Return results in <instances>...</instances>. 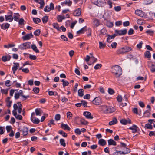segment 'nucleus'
Returning <instances> with one entry per match:
<instances>
[{
	"mask_svg": "<svg viewBox=\"0 0 155 155\" xmlns=\"http://www.w3.org/2000/svg\"><path fill=\"white\" fill-rule=\"evenodd\" d=\"M120 122L123 124L126 125L127 124H131V120L129 119L127 120H126L125 119H122L120 120Z\"/></svg>",
	"mask_w": 155,
	"mask_h": 155,
	"instance_id": "nucleus-15",
	"label": "nucleus"
},
{
	"mask_svg": "<svg viewBox=\"0 0 155 155\" xmlns=\"http://www.w3.org/2000/svg\"><path fill=\"white\" fill-rule=\"evenodd\" d=\"M65 17L64 16H61L59 15L58 16V17L57 18L58 21V22H61L62 21V20L65 19Z\"/></svg>",
	"mask_w": 155,
	"mask_h": 155,
	"instance_id": "nucleus-36",
	"label": "nucleus"
},
{
	"mask_svg": "<svg viewBox=\"0 0 155 155\" xmlns=\"http://www.w3.org/2000/svg\"><path fill=\"white\" fill-rule=\"evenodd\" d=\"M115 32L117 36H120L126 34L127 33V31L126 29L121 30L116 29L115 30Z\"/></svg>",
	"mask_w": 155,
	"mask_h": 155,
	"instance_id": "nucleus-3",
	"label": "nucleus"
},
{
	"mask_svg": "<svg viewBox=\"0 0 155 155\" xmlns=\"http://www.w3.org/2000/svg\"><path fill=\"white\" fill-rule=\"evenodd\" d=\"M10 26V24L8 23L3 24L1 25V28L4 30H6L9 28Z\"/></svg>",
	"mask_w": 155,
	"mask_h": 155,
	"instance_id": "nucleus-16",
	"label": "nucleus"
},
{
	"mask_svg": "<svg viewBox=\"0 0 155 155\" xmlns=\"http://www.w3.org/2000/svg\"><path fill=\"white\" fill-rule=\"evenodd\" d=\"M29 58L31 60H35L37 59V57L35 55L30 54L29 56Z\"/></svg>",
	"mask_w": 155,
	"mask_h": 155,
	"instance_id": "nucleus-61",
	"label": "nucleus"
},
{
	"mask_svg": "<svg viewBox=\"0 0 155 155\" xmlns=\"http://www.w3.org/2000/svg\"><path fill=\"white\" fill-rule=\"evenodd\" d=\"M111 71L113 74L117 77H119L122 74V68L118 65H115L111 67Z\"/></svg>",
	"mask_w": 155,
	"mask_h": 155,
	"instance_id": "nucleus-1",
	"label": "nucleus"
},
{
	"mask_svg": "<svg viewBox=\"0 0 155 155\" xmlns=\"http://www.w3.org/2000/svg\"><path fill=\"white\" fill-rule=\"evenodd\" d=\"M154 31L151 30H148L146 31V33L150 35H152L154 33Z\"/></svg>",
	"mask_w": 155,
	"mask_h": 155,
	"instance_id": "nucleus-40",
	"label": "nucleus"
},
{
	"mask_svg": "<svg viewBox=\"0 0 155 155\" xmlns=\"http://www.w3.org/2000/svg\"><path fill=\"white\" fill-rule=\"evenodd\" d=\"M33 64V63L29 61H28L24 63L23 64V66H24L26 65H32Z\"/></svg>",
	"mask_w": 155,
	"mask_h": 155,
	"instance_id": "nucleus-48",
	"label": "nucleus"
},
{
	"mask_svg": "<svg viewBox=\"0 0 155 155\" xmlns=\"http://www.w3.org/2000/svg\"><path fill=\"white\" fill-rule=\"evenodd\" d=\"M14 65L12 68V70L13 72V74H14L16 71L19 67V64L18 63H14Z\"/></svg>",
	"mask_w": 155,
	"mask_h": 155,
	"instance_id": "nucleus-9",
	"label": "nucleus"
},
{
	"mask_svg": "<svg viewBox=\"0 0 155 155\" xmlns=\"http://www.w3.org/2000/svg\"><path fill=\"white\" fill-rule=\"evenodd\" d=\"M60 144L63 147H65L66 146L65 140L63 139L62 138L60 140Z\"/></svg>",
	"mask_w": 155,
	"mask_h": 155,
	"instance_id": "nucleus-43",
	"label": "nucleus"
},
{
	"mask_svg": "<svg viewBox=\"0 0 155 155\" xmlns=\"http://www.w3.org/2000/svg\"><path fill=\"white\" fill-rule=\"evenodd\" d=\"M145 128L148 129H152L153 128V127L151 124L148 123L145 124Z\"/></svg>",
	"mask_w": 155,
	"mask_h": 155,
	"instance_id": "nucleus-49",
	"label": "nucleus"
},
{
	"mask_svg": "<svg viewBox=\"0 0 155 155\" xmlns=\"http://www.w3.org/2000/svg\"><path fill=\"white\" fill-rule=\"evenodd\" d=\"M20 131L22 133V134L25 136L27 135L28 132V128L26 127H24L21 130H20Z\"/></svg>",
	"mask_w": 155,
	"mask_h": 155,
	"instance_id": "nucleus-14",
	"label": "nucleus"
},
{
	"mask_svg": "<svg viewBox=\"0 0 155 155\" xmlns=\"http://www.w3.org/2000/svg\"><path fill=\"white\" fill-rule=\"evenodd\" d=\"M58 133L61 135H62V136L64 137H67V134L62 130L59 131Z\"/></svg>",
	"mask_w": 155,
	"mask_h": 155,
	"instance_id": "nucleus-44",
	"label": "nucleus"
},
{
	"mask_svg": "<svg viewBox=\"0 0 155 155\" xmlns=\"http://www.w3.org/2000/svg\"><path fill=\"white\" fill-rule=\"evenodd\" d=\"M72 3V2L71 0H66L63 2L61 3V5H64V4L67 5L68 6H70L71 5Z\"/></svg>",
	"mask_w": 155,
	"mask_h": 155,
	"instance_id": "nucleus-21",
	"label": "nucleus"
},
{
	"mask_svg": "<svg viewBox=\"0 0 155 155\" xmlns=\"http://www.w3.org/2000/svg\"><path fill=\"white\" fill-rule=\"evenodd\" d=\"M5 19L6 21H9V22H11L13 20V16H8V15H5Z\"/></svg>",
	"mask_w": 155,
	"mask_h": 155,
	"instance_id": "nucleus-26",
	"label": "nucleus"
},
{
	"mask_svg": "<svg viewBox=\"0 0 155 155\" xmlns=\"http://www.w3.org/2000/svg\"><path fill=\"white\" fill-rule=\"evenodd\" d=\"M81 103L82 105L84 107H87V102L84 100H81Z\"/></svg>",
	"mask_w": 155,
	"mask_h": 155,
	"instance_id": "nucleus-59",
	"label": "nucleus"
},
{
	"mask_svg": "<svg viewBox=\"0 0 155 155\" xmlns=\"http://www.w3.org/2000/svg\"><path fill=\"white\" fill-rule=\"evenodd\" d=\"M51 10L48 5L46 6L44 8V11L46 12H48Z\"/></svg>",
	"mask_w": 155,
	"mask_h": 155,
	"instance_id": "nucleus-53",
	"label": "nucleus"
},
{
	"mask_svg": "<svg viewBox=\"0 0 155 155\" xmlns=\"http://www.w3.org/2000/svg\"><path fill=\"white\" fill-rule=\"evenodd\" d=\"M102 102L101 99L99 97H95L92 101L93 103L96 105H100L102 103Z\"/></svg>",
	"mask_w": 155,
	"mask_h": 155,
	"instance_id": "nucleus-5",
	"label": "nucleus"
},
{
	"mask_svg": "<svg viewBox=\"0 0 155 155\" xmlns=\"http://www.w3.org/2000/svg\"><path fill=\"white\" fill-rule=\"evenodd\" d=\"M102 109L105 113H112L115 111L114 108L104 105L102 106Z\"/></svg>",
	"mask_w": 155,
	"mask_h": 155,
	"instance_id": "nucleus-2",
	"label": "nucleus"
},
{
	"mask_svg": "<svg viewBox=\"0 0 155 155\" xmlns=\"http://www.w3.org/2000/svg\"><path fill=\"white\" fill-rule=\"evenodd\" d=\"M33 21L36 24H38L41 21V19L38 18H34L33 19Z\"/></svg>",
	"mask_w": 155,
	"mask_h": 155,
	"instance_id": "nucleus-39",
	"label": "nucleus"
},
{
	"mask_svg": "<svg viewBox=\"0 0 155 155\" xmlns=\"http://www.w3.org/2000/svg\"><path fill=\"white\" fill-rule=\"evenodd\" d=\"M61 127L65 130H67L68 131H70L71 130L70 128L67 124L62 123L61 124Z\"/></svg>",
	"mask_w": 155,
	"mask_h": 155,
	"instance_id": "nucleus-19",
	"label": "nucleus"
},
{
	"mask_svg": "<svg viewBox=\"0 0 155 155\" xmlns=\"http://www.w3.org/2000/svg\"><path fill=\"white\" fill-rule=\"evenodd\" d=\"M108 37L107 39V41L108 42H111L110 41V39H114L115 37L116 36V35L115 34H113L112 35H108Z\"/></svg>",
	"mask_w": 155,
	"mask_h": 155,
	"instance_id": "nucleus-23",
	"label": "nucleus"
},
{
	"mask_svg": "<svg viewBox=\"0 0 155 155\" xmlns=\"http://www.w3.org/2000/svg\"><path fill=\"white\" fill-rule=\"evenodd\" d=\"M84 90L82 89H79L78 91V95L81 97H82L84 95Z\"/></svg>",
	"mask_w": 155,
	"mask_h": 155,
	"instance_id": "nucleus-30",
	"label": "nucleus"
},
{
	"mask_svg": "<svg viewBox=\"0 0 155 155\" xmlns=\"http://www.w3.org/2000/svg\"><path fill=\"white\" fill-rule=\"evenodd\" d=\"M31 48L35 52L37 53H39V51L37 47L35 45L33 44L31 46Z\"/></svg>",
	"mask_w": 155,
	"mask_h": 155,
	"instance_id": "nucleus-29",
	"label": "nucleus"
},
{
	"mask_svg": "<svg viewBox=\"0 0 155 155\" xmlns=\"http://www.w3.org/2000/svg\"><path fill=\"white\" fill-rule=\"evenodd\" d=\"M107 31L105 29H102L100 31V35H105L107 33Z\"/></svg>",
	"mask_w": 155,
	"mask_h": 155,
	"instance_id": "nucleus-45",
	"label": "nucleus"
},
{
	"mask_svg": "<svg viewBox=\"0 0 155 155\" xmlns=\"http://www.w3.org/2000/svg\"><path fill=\"white\" fill-rule=\"evenodd\" d=\"M48 17L47 16H45L43 17L42 19V22L44 24L46 23L48 21Z\"/></svg>",
	"mask_w": 155,
	"mask_h": 155,
	"instance_id": "nucleus-35",
	"label": "nucleus"
},
{
	"mask_svg": "<svg viewBox=\"0 0 155 155\" xmlns=\"http://www.w3.org/2000/svg\"><path fill=\"white\" fill-rule=\"evenodd\" d=\"M144 55L145 57L149 59L151 57V53L149 51H147L144 53Z\"/></svg>",
	"mask_w": 155,
	"mask_h": 155,
	"instance_id": "nucleus-34",
	"label": "nucleus"
},
{
	"mask_svg": "<svg viewBox=\"0 0 155 155\" xmlns=\"http://www.w3.org/2000/svg\"><path fill=\"white\" fill-rule=\"evenodd\" d=\"M122 48L124 53L129 52L132 50L131 47L128 46H126Z\"/></svg>",
	"mask_w": 155,
	"mask_h": 155,
	"instance_id": "nucleus-18",
	"label": "nucleus"
},
{
	"mask_svg": "<svg viewBox=\"0 0 155 155\" xmlns=\"http://www.w3.org/2000/svg\"><path fill=\"white\" fill-rule=\"evenodd\" d=\"M40 32L41 31L40 29H37L34 32V35L36 36H38L40 35Z\"/></svg>",
	"mask_w": 155,
	"mask_h": 155,
	"instance_id": "nucleus-46",
	"label": "nucleus"
},
{
	"mask_svg": "<svg viewBox=\"0 0 155 155\" xmlns=\"http://www.w3.org/2000/svg\"><path fill=\"white\" fill-rule=\"evenodd\" d=\"M11 81L9 80H7L5 81V85L7 87H10L11 86L10 84Z\"/></svg>",
	"mask_w": 155,
	"mask_h": 155,
	"instance_id": "nucleus-57",
	"label": "nucleus"
},
{
	"mask_svg": "<svg viewBox=\"0 0 155 155\" xmlns=\"http://www.w3.org/2000/svg\"><path fill=\"white\" fill-rule=\"evenodd\" d=\"M5 131V129L4 127L0 126V135L3 134Z\"/></svg>",
	"mask_w": 155,
	"mask_h": 155,
	"instance_id": "nucleus-42",
	"label": "nucleus"
},
{
	"mask_svg": "<svg viewBox=\"0 0 155 155\" xmlns=\"http://www.w3.org/2000/svg\"><path fill=\"white\" fill-rule=\"evenodd\" d=\"M41 109L39 108H36L35 110V112L37 116H41Z\"/></svg>",
	"mask_w": 155,
	"mask_h": 155,
	"instance_id": "nucleus-31",
	"label": "nucleus"
},
{
	"mask_svg": "<svg viewBox=\"0 0 155 155\" xmlns=\"http://www.w3.org/2000/svg\"><path fill=\"white\" fill-rule=\"evenodd\" d=\"M81 8H79L74 10L73 12V14L74 16H79L81 15Z\"/></svg>",
	"mask_w": 155,
	"mask_h": 155,
	"instance_id": "nucleus-8",
	"label": "nucleus"
},
{
	"mask_svg": "<svg viewBox=\"0 0 155 155\" xmlns=\"http://www.w3.org/2000/svg\"><path fill=\"white\" fill-rule=\"evenodd\" d=\"M153 0H143V4L144 5H148L151 3Z\"/></svg>",
	"mask_w": 155,
	"mask_h": 155,
	"instance_id": "nucleus-33",
	"label": "nucleus"
},
{
	"mask_svg": "<svg viewBox=\"0 0 155 155\" xmlns=\"http://www.w3.org/2000/svg\"><path fill=\"white\" fill-rule=\"evenodd\" d=\"M93 25L96 27L98 26L100 24L99 20L97 19H94L93 20Z\"/></svg>",
	"mask_w": 155,
	"mask_h": 155,
	"instance_id": "nucleus-28",
	"label": "nucleus"
},
{
	"mask_svg": "<svg viewBox=\"0 0 155 155\" xmlns=\"http://www.w3.org/2000/svg\"><path fill=\"white\" fill-rule=\"evenodd\" d=\"M124 53L122 48L117 50L116 51V54H123Z\"/></svg>",
	"mask_w": 155,
	"mask_h": 155,
	"instance_id": "nucleus-38",
	"label": "nucleus"
},
{
	"mask_svg": "<svg viewBox=\"0 0 155 155\" xmlns=\"http://www.w3.org/2000/svg\"><path fill=\"white\" fill-rule=\"evenodd\" d=\"M80 122L83 125H86L87 124L88 122L87 121L85 120L84 119H81L80 120Z\"/></svg>",
	"mask_w": 155,
	"mask_h": 155,
	"instance_id": "nucleus-54",
	"label": "nucleus"
},
{
	"mask_svg": "<svg viewBox=\"0 0 155 155\" xmlns=\"http://www.w3.org/2000/svg\"><path fill=\"white\" fill-rule=\"evenodd\" d=\"M83 114L87 119H91L93 118V117L91 115V114L89 112H84Z\"/></svg>",
	"mask_w": 155,
	"mask_h": 155,
	"instance_id": "nucleus-13",
	"label": "nucleus"
},
{
	"mask_svg": "<svg viewBox=\"0 0 155 155\" xmlns=\"http://www.w3.org/2000/svg\"><path fill=\"white\" fill-rule=\"evenodd\" d=\"M67 116L68 119H71L72 118V114L70 112L68 111L67 113Z\"/></svg>",
	"mask_w": 155,
	"mask_h": 155,
	"instance_id": "nucleus-47",
	"label": "nucleus"
},
{
	"mask_svg": "<svg viewBox=\"0 0 155 155\" xmlns=\"http://www.w3.org/2000/svg\"><path fill=\"white\" fill-rule=\"evenodd\" d=\"M61 81L63 82V86L64 87L68 86L69 84L68 82L65 81L64 79H62Z\"/></svg>",
	"mask_w": 155,
	"mask_h": 155,
	"instance_id": "nucleus-37",
	"label": "nucleus"
},
{
	"mask_svg": "<svg viewBox=\"0 0 155 155\" xmlns=\"http://www.w3.org/2000/svg\"><path fill=\"white\" fill-rule=\"evenodd\" d=\"M102 66L101 64H96L94 67V68L95 70H97L99 69Z\"/></svg>",
	"mask_w": 155,
	"mask_h": 155,
	"instance_id": "nucleus-55",
	"label": "nucleus"
},
{
	"mask_svg": "<svg viewBox=\"0 0 155 155\" xmlns=\"http://www.w3.org/2000/svg\"><path fill=\"white\" fill-rule=\"evenodd\" d=\"M11 58V56L8 54H7L6 55L3 56L1 58L2 61L4 62L8 61Z\"/></svg>",
	"mask_w": 155,
	"mask_h": 155,
	"instance_id": "nucleus-11",
	"label": "nucleus"
},
{
	"mask_svg": "<svg viewBox=\"0 0 155 155\" xmlns=\"http://www.w3.org/2000/svg\"><path fill=\"white\" fill-rule=\"evenodd\" d=\"M117 100L118 102L120 103V104L122 103V98L121 95H119L117 97Z\"/></svg>",
	"mask_w": 155,
	"mask_h": 155,
	"instance_id": "nucleus-50",
	"label": "nucleus"
},
{
	"mask_svg": "<svg viewBox=\"0 0 155 155\" xmlns=\"http://www.w3.org/2000/svg\"><path fill=\"white\" fill-rule=\"evenodd\" d=\"M31 42H27L23 43L20 45V48L21 49H26L31 48Z\"/></svg>",
	"mask_w": 155,
	"mask_h": 155,
	"instance_id": "nucleus-4",
	"label": "nucleus"
},
{
	"mask_svg": "<svg viewBox=\"0 0 155 155\" xmlns=\"http://www.w3.org/2000/svg\"><path fill=\"white\" fill-rule=\"evenodd\" d=\"M33 35L31 33L29 34H27L23 36L22 38L24 40H28L31 38L33 37Z\"/></svg>",
	"mask_w": 155,
	"mask_h": 155,
	"instance_id": "nucleus-10",
	"label": "nucleus"
},
{
	"mask_svg": "<svg viewBox=\"0 0 155 155\" xmlns=\"http://www.w3.org/2000/svg\"><path fill=\"white\" fill-rule=\"evenodd\" d=\"M39 88L38 87H35L33 89V91L36 94L38 93L39 92Z\"/></svg>",
	"mask_w": 155,
	"mask_h": 155,
	"instance_id": "nucleus-58",
	"label": "nucleus"
},
{
	"mask_svg": "<svg viewBox=\"0 0 155 155\" xmlns=\"http://www.w3.org/2000/svg\"><path fill=\"white\" fill-rule=\"evenodd\" d=\"M150 70L152 72H155V65L154 64H152L150 68Z\"/></svg>",
	"mask_w": 155,
	"mask_h": 155,
	"instance_id": "nucleus-64",
	"label": "nucleus"
},
{
	"mask_svg": "<svg viewBox=\"0 0 155 155\" xmlns=\"http://www.w3.org/2000/svg\"><path fill=\"white\" fill-rule=\"evenodd\" d=\"M19 69L21 70L23 72L25 73H28L29 71V70L28 68L22 69V68H21Z\"/></svg>",
	"mask_w": 155,
	"mask_h": 155,
	"instance_id": "nucleus-52",
	"label": "nucleus"
},
{
	"mask_svg": "<svg viewBox=\"0 0 155 155\" xmlns=\"http://www.w3.org/2000/svg\"><path fill=\"white\" fill-rule=\"evenodd\" d=\"M91 2L94 5L100 6L103 4L104 0H91Z\"/></svg>",
	"mask_w": 155,
	"mask_h": 155,
	"instance_id": "nucleus-6",
	"label": "nucleus"
},
{
	"mask_svg": "<svg viewBox=\"0 0 155 155\" xmlns=\"http://www.w3.org/2000/svg\"><path fill=\"white\" fill-rule=\"evenodd\" d=\"M53 27L57 29L58 30H60L59 26L57 23H53L52 24Z\"/></svg>",
	"mask_w": 155,
	"mask_h": 155,
	"instance_id": "nucleus-41",
	"label": "nucleus"
},
{
	"mask_svg": "<svg viewBox=\"0 0 155 155\" xmlns=\"http://www.w3.org/2000/svg\"><path fill=\"white\" fill-rule=\"evenodd\" d=\"M117 121L116 118L113 119V120L111 121L109 123V124L110 125H112L117 123Z\"/></svg>",
	"mask_w": 155,
	"mask_h": 155,
	"instance_id": "nucleus-32",
	"label": "nucleus"
},
{
	"mask_svg": "<svg viewBox=\"0 0 155 155\" xmlns=\"http://www.w3.org/2000/svg\"><path fill=\"white\" fill-rule=\"evenodd\" d=\"M98 144L101 146H104L106 144V142L104 140L101 139L99 140Z\"/></svg>",
	"mask_w": 155,
	"mask_h": 155,
	"instance_id": "nucleus-25",
	"label": "nucleus"
},
{
	"mask_svg": "<svg viewBox=\"0 0 155 155\" xmlns=\"http://www.w3.org/2000/svg\"><path fill=\"white\" fill-rule=\"evenodd\" d=\"M31 120L34 124H38L40 122L39 120L37 118L31 117Z\"/></svg>",
	"mask_w": 155,
	"mask_h": 155,
	"instance_id": "nucleus-20",
	"label": "nucleus"
},
{
	"mask_svg": "<svg viewBox=\"0 0 155 155\" xmlns=\"http://www.w3.org/2000/svg\"><path fill=\"white\" fill-rule=\"evenodd\" d=\"M61 118V116L59 114H57L55 115V119L57 120L58 121L60 120Z\"/></svg>",
	"mask_w": 155,
	"mask_h": 155,
	"instance_id": "nucleus-62",
	"label": "nucleus"
},
{
	"mask_svg": "<svg viewBox=\"0 0 155 155\" xmlns=\"http://www.w3.org/2000/svg\"><path fill=\"white\" fill-rule=\"evenodd\" d=\"M138 127L135 124L133 125L132 126L129 127V129L131 130H135V129H137Z\"/></svg>",
	"mask_w": 155,
	"mask_h": 155,
	"instance_id": "nucleus-60",
	"label": "nucleus"
},
{
	"mask_svg": "<svg viewBox=\"0 0 155 155\" xmlns=\"http://www.w3.org/2000/svg\"><path fill=\"white\" fill-rule=\"evenodd\" d=\"M18 93L20 96H21L22 97V100L23 101L26 100L28 98H29L30 97L29 95L27 96H25L24 95L23 91L22 90H19Z\"/></svg>",
	"mask_w": 155,
	"mask_h": 155,
	"instance_id": "nucleus-7",
	"label": "nucleus"
},
{
	"mask_svg": "<svg viewBox=\"0 0 155 155\" xmlns=\"http://www.w3.org/2000/svg\"><path fill=\"white\" fill-rule=\"evenodd\" d=\"M107 141L108 145L109 146H116V142L111 139L108 140Z\"/></svg>",
	"mask_w": 155,
	"mask_h": 155,
	"instance_id": "nucleus-22",
	"label": "nucleus"
},
{
	"mask_svg": "<svg viewBox=\"0 0 155 155\" xmlns=\"http://www.w3.org/2000/svg\"><path fill=\"white\" fill-rule=\"evenodd\" d=\"M36 3L40 4V9H42L45 5V3L44 2V0H38V2Z\"/></svg>",
	"mask_w": 155,
	"mask_h": 155,
	"instance_id": "nucleus-24",
	"label": "nucleus"
},
{
	"mask_svg": "<svg viewBox=\"0 0 155 155\" xmlns=\"http://www.w3.org/2000/svg\"><path fill=\"white\" fill-rule=\"evenodd\" d=\"M99 47L100 48H104L106 46L105 44L101 42H99Z\"/></svg>",
	"mask_w": 155,
	"mask_h": 155,
	"instance_id": "nucleus-51",
	"label": "nucleus"
},
{
	"mask_svg": "<svg viewBox=\"0 0 155 155\" xmlns=\"http://www.w3.org/2000/svg\"><path fill=\"white\" fill-rule=\"evenodd\" d=\"M86 26H85L82 28L80 30L77 31V34L80 35L84 33L85 31L86 30Z\"/></svg>",
	"mask_w": 155,
	"mask_h": 155,
	"instance_id": "nucleus-27",
	"label": "nucleus"
},
{
	"mask_svg": "<svg viewBox=\"0 0 155 155\" xmlns=\"http://www.w3.org/2000/svg\"><path fill=\"white\" fill-rule=\"evenodd\" d=\"M144 114L145 116L147 117H149L150 115L149 111L148 110H146L144 113Z\"/></svg>",
	"mask_w": 155,
	"mask_h": 155,
	"instance_id": "nucleus-63",
	"label": "nucleus"
},
{
	"mask_svg": "<svg viewBox=\"0 0 155 155\" xmlns=\"http://www.w3.org/2000/svg\"><path fill=\"white\" fill-rule=\"evenodd\" d=\"M135 13L140 17H143L144 16V12L140 10H136L135 11Z\"/></svg>",
	"mask_w": 155,
	"mask_h": 155,
	"instance_id": "nucleus-12",
	"label": "nucleus"
},
{
	"mask_svg": "<svg viewBox=\"0 0 155 155\" xmlns=\"http://www.w3.org/2000/svg\"><path fill=\"white\" fill-rule=\"evenodd\" d=\"M18 23L20 25H23L24 24V22H25V21L23 18L20 19L18 21Z\"/></svg>",
	"mask_w": 155,
	"mask_h": 155,
	"instance_id": "nucleus-56",
	"label": "nucleus"
},
{
	"mask_svg": "<svg viewBox=\"0 0 155 155\" xmlns=\"http://www.w3.org/2000/svg\"><path fill=\"white\" fill-rule=\"evenodd\" d=\"M20 15L18 13H14L13 15V19L16 21H18L20 18Z\"/></svg>",
	"mask_w": 155,
	"mask_h": 155,
	"instance_id": "nucleus-17",
	"label": "nucleus"
}]
</instances>
